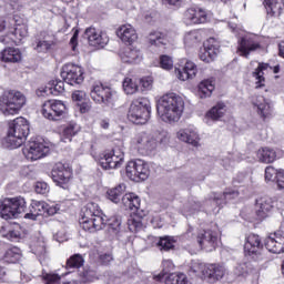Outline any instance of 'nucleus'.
<instances>
[{
  "label": "nucleus",
  "instance_id": "f257e3e1",
  "mask_svg": "<svg viewBox=\"0 0 284 284\" xmlns=\"http://www.w3.org/2000/svg\"><path fill=\"white\" fill-rule=\"evenodd\" d=\"M184 108L185 102H183V98L176 95V93L163 95L156 105L158 114L164 123H176L180 121Z\"/></svg>",
  "mask_w": 284,
  "mask_h": 284
},
{
  "label": "nucleus",
  "instance_id": "f03ea898",
  "mask_svg": "<svg viewBox=\"0 0 284 284\" xmlns=\"http://www.w3.org/2000/svg\"><path fill=\"white\" fill-rule=\"evenodd\" d=\"M80 225L85 232H99L105 227V219L99 204L90 202L82 209Z\"/></svg>",
  "mask_w": 284,
  "mask_h": 284
},
{
  "label": "nucleus",
  "instance_id": "7ed1b4c3",
  "mask_svg": "<svg viewBox=\"0 0 284 284\" xmlns=\"http://www.w3.org/2000/svg\"><path fill=\"white\" fill-rule=\"evenodd\" d=\"M26 95L21 91H4L0 97V112L3 113L4 116H10V114H19L21 108L26 105Z\"/></svg>",
  "mask_w": 284,
  "mask_h": 284
},
{
  "label": "nucleus",
  "instance_id": "20e7f679",
  "mask_svg": "<svg viewBox=\"0 0 284 284\" xmlns=\"http://www.w3.org/2000/svg\"><path fill=\"white\" fill-rule=\"evenodd\" d=\"M30 134V124L24 118H17L9 126L7 143L12 148H21Z\"/></svg>",
  "mask_w": 284,
  "mask_h": 284
},
{
  "label": "nucleus",
  "instance_id": "39448f33",
  "mask_svg": "<svg viewBox=\"0 0 284 284\" xmlns=\"http://www.w3.org/2000/svg\"><path fill=\"white\" fill-rule=\"evenodd\" d=\"M150 100L146 98H139L132 101L128 119L131 123H135V125H145L148 121H150Z\"/></svg>",
  "mask_w": 284,
  "mask_h": 284
},
{
  "label": "nucleus",
  "instance_id": "423d86ee",
  "mask_svg": "<svg viewBox=\"0 0 284 284\" xmlns=\"http://www.w3.org/2000/svg\"><path fill=\"white\" fill-rule=\"evenodd\" d=\"M165 141V133H138L134 140V143L139 152H154L159 148L160 143Z\"/></svg>",
  "mask_w": 284,
  "mask_h": 284
},
{
  "label": "nucleus",
  "instance_id": "0eeeda50",
  "mask_svg": "<svg viewBox=\"0 0 284 284\" xmlns=\"http://www.w3.org/2000/svg\"><path fill=\"white\" fill-rule=\"evenodd\" d=\"M26 199L13 197L6 200L0 204V214L4 221H9V219H19L20 214L26 212Z\"/></svg>",
  "mask_w": 284,
  "mask_h": 284
},
{
  "label": "nucleus",
  "instance_id": "6e6552de",
  "mask_svg": "<svg viewBox=\"0 0 284 284\" xmlns=\"http://www.w3.org/2000/svg\"><path fill=\"white\" fill-rule=\"evenodd\" d=\"M126 176L136 183L145 181L150 176V165L141 159L132 160L126 165Z\"/></svg>",
  "mask_w": 284,
  "mask_h": 284
},
{
  "label": "nucleus",
  "instance_id": "1a4fd4ad",
  "mask_svg": "<svg viewBox=\"0 0 284 284\" xmlns=\"http://www.w3.org/2000/svg\"><path fill=\"white\" fill-rule=\"evenodd\" d=\"M90 94L95 103H103V105H113L116 99V93L109 87H103L101 82L92 85Z\"/></svg>",
  "mask_w": 284,
  "mask_h": 284
},
{
  "label": "nucleus",
  "instance_id": "9d476101",
  "mask_svg": "<svg viewBox=\"0 0 284 284\" xmlns=\"http://www.w3.org/2000/svg\"><path fill=\"white\" fill-rule=\"evenodd\" d=\"M65 103L61 100H49L42 105V115L49 121H59L65 114Z\"/></svg>",
  "mask_w": 284,
  "mask_h": 284
},
{
  "label": "nucleus",
  "instance_id": "9b49d317",
  "mask_svg": "<svg viewBox=\"0 0 284 284\" xmlns=\"http://www.w3.org/2000/svg\"><path fill=\"white\" fill-rule=\"evenodd\" d=\"M23 154L29 161H39L50 154V146L39 140H33L23 149Z\"/></svg>",
  "mask_w": 284,
  "mask_h": 284
},
{
  "label": "nucleus",
  "instance_id": "f8f14e48",
  "mask_svg": "<svg viewBox=\"0 0 284 284\" xmlns=\"http://www.w3.org/2000/svg\"><path fill=\"white\" fill-rule=\"evenodd\" d=\"M61 77L69 85H81L84 80L83 69L73 63H68L62 67Z\"/></svg>",
  "mask_w": 284,
  "mask_h": 284
},
{
  "label": "nucleus",
  "instance_id": "ddd939ff",
  "mask_svg": "<svg viewBox=\"0 0 284 284\" xmlns=\"http://www.w3.org/2000/svg\"><path fill=\"white\" fill-rule=\"evenodd\" d=\"M256 50H261V41H258V37L246 36L239 40L237 54H240V57L248 59L250 54L256 52Z\"/></svg>",
  "mask_w": 284,
  "mask_h": 284
},
{
  "label": "nucleus",
  "instance_id": "4468645a",
  "mask_svg": "<svg viewBox=\"0 0 284 284\" xmlns=\"http://www.w3.org/2000/svg\"><path fill=\"white\" fill-rule=\"evenodd\" d=\"M51 176L63 190H68V183H70V179H72V170L70 168H65L63 163H57L51 172Z\"/></svg>",
  "mask_w": 284,
  "mask_h": 284
},
{
  "label": "nucleus",
  "instance_id": "2eb2a0df",
  "mask_svg": "<svg viewBox=\"0 0 284 284\" xmlns=\"http://www.w3.org/2000/svg\"><path fill=\"white\" fill-rule=\"evenodd\" d=\"M266 250L272 254H283L284 253V232L276 231L271 233L264 241Z\"/></svg>",
  "mask_w": 284,
  "mask_h": 284
},
{
  "label": "nucleus",
  "instance_id": "dca6fc26",
  "mask_svg": "<svg viewBox=\"0 0 284 284\" xmlns=\"http://www.w3.org/2000/svg\"><path fill=\"white\" fill-rule=\"evenodd\" d=\"M124 163L123 152L119 150H113L110 153L104 154L100 160V165L103 170H118Z\"/></svg>",
  "mask_w": 284,
  "mask_h": 284
},
{
  "label": "nucleus",
  "instance_id": "f3484780",
  "mask_svg": "<svg viewBox=\"0 0 284 284\" xmlns=\"http://www.w3.org/2000/svg\"><path fill=\"white\" fill-rule=\"evenodd\" d=\"M261 247L263 244L261 243V237L256 234H251L246 237V242L244 244V251L253 261H261L263 255H261Z\"/></svg>",
  "mask_w": 284,
  "mask_h": 284
},
{
  "label": "nucleus",
  "instance_id": "a211bd4d",
  "mask_svg": "<svg viewBox=\"0 0 284 284\" xmlns=\"http://www.w3.org/2000/svg\"><path fill=\"white\" fill-rule=\"evenodd\" d=\"M84 39H88L89 44L93 48H105L110 41L106 34L92 27L84 31Z\"/></svg>",
  "mask_w": 284,
  "mask_h": 284
},
{
  "label": "nucleus",
  "instance_id": "6ab92c4d",
  "mask_svg": "<svg viewBox=\"0 0 284 284\" xmlns=\"http://www.w3.org/2000/svg\"><path fill=\"white\" fill-rule=\"evenodd\" d=\"M197 243L207 252H212V250H216V245L219 243V233L212 230L203 231L197 235Z\"/></svg>",
  "mask_w": 284,
  "mask_h": 284
},
{
  "label": "nucleus",
  "instance_id": "aec40b11",
  "mask_svg": "<svg viewBox=\"0 0 284 284\" xmlns=\"http://www.w3.org/2000/svg\"><path fill=\"white\" fill-rule=\"evenodd\" d=\"M239 191L237 190H227L223 194L219 193H211L206 200V203H211L221 210L227 201H232V199H239Z\"/></svg>",
  "mask_w": 284,
  "mask_h": 284
},
{
  "label": "nucleus",
  "instance_id": "412c9836",
  "mask_svg": "<svg viewBox=\"0 0 284 284\" xmlns=\"http://www.w3.org/2000/svg\"><path fill=\"white\" fill-rule=\"evenodd\" d=\"M186 23H206L207 11L201 7H191L184 12Z\"/></svg>",
  "mask_w": 284,
  "mask_h": 284
},
{
  "label": "nucleus",
  "instance_id": "4be33fe9",
  "mask_svg": "<svg viewBox=\"0 0 284 284\" xmlns=\"http://www.w3.org/2000/svg\"><path fill=\"white\" fill-rule=\"evenodd\" d=\"M63 92H65V82L61 80H52L47 87H41L37 90L38 97H48L50 94L57 97L58 94H63Z\"/></svg>",
  "mask_w": 284,
  "mask_h": 284
},
{
  "label": "nucleus",
  "instance_id": "5701e85b",
  "mask_svg": "<svg viewBox=\"0 0 284 284\" xmlns=\"http://www.w3.org/2000/svg\"><path fill=\"white\" fill-rule=\"evenodd\" d=\"M57 48V38L54 36L45 34L42 38L36 40V44H33V50L36 52L48 54L50 50H54Z\"/></svg>",
  "mask_w": 284,
  "mask_h": 284
},
{
  "label": "nucleus",
  "instance_id": "b1692460",
  "mask_svg": "<svg viewBox=\"0 0 284 284\" xmlns=\"http://www.w3.org/2000/svg\"><path fill=\"white\" fill-rule=\"evenodd\" d=\"M252 103L254 108H257V114H260L262 119L272 116V105L270 104V100L265 99L263 95H255L252 99Z\"/></svg>",
  "mask_w": 284,
  "mask_h": 284
},
{
  "label": "nucleus",
  "instance_id": "393cba45",
  "mask_svg": "<svg viewBox=\"0 0 284 284\" xmlns=\"http://www.w3.org/2000/svg\"><path fill=\"white\" fill-rule=\"evenodd\" d=\"M120 59L123 63H141L143 55L141 54V50L134 47H125L120 52Z\"/></svg>",
  "mask_w": 284,
  "mask_h": 284
},
{
  "label": "nucleus",
  "instance_id": "a878e982",
  "mask_svg": "<svg viewBox=\"0 0 284 284\" xmlns=\"http://www.w3.org/2000/svg\"><path fill=\"white\" fill-rule=\"evenodd\" d=\"M121 216L110 217L106 222V234L109 239H121L123 230L121 229Z\"/></svg>",
  "mask_w": 284,
  "mask_h": 284
},
{
  "label": "nucleus",
  "instance_id": "bb28decb",
  "mask_svg": "<svg viewBox=\"0 0 284 284\" xmlns=\"http://www.w3.org/2000/svg\"><path fill=\"white\" fill-rule=\"evenodd\" d=\"M272 207H274V201H272V197L264 196L256 200L255 209H256V215L261 219H266L267 213L272 211Z\"/></svg>",
  "mask_w": 284,
  "mask_h": 284
},
{
  "label": "nucleus",
  "instance_id": "cd10ccee",
  "mask_svg": "<svg viewBox=\"0 0 284 284\" xmlns=\"http://www.w3.org/2000/svg\"><path fill=\"white\" fill-rule=\"evenodd\" d=\"M204 281H221L225 276V266L221 264H206Z\"/></svg>",
  "mask_w": 284,
  "mask_h": 284
},
{
  "label": "nucleus",
  "instance_id": "c85d7f7f",
  "mask_svg": "<svg viewBox=\"0 0 284 284\" xmlns=\"http://www.w3.org/2000/svg\"><path fill=\"white\" fill-rule=\"evenodd\" d=\"M9 39V43H6V45H10L12 43H16V45H19L26 37H28V27L26 24L17 26L13 31L12 29L9 30V33L7 34Z\"/></svg>",
  "mask_w": 284,
  "mask_h": 284
},
{
  "label": "nucleus",
  "instance_id": "c756f323",
  "mask_svg": "<svg viewBox=\"0 0 284 284\" xmlns=\"http://www.w3.org/2000/svg\"><path fill=\"white\" fill-rule=\"evenodd\" d=\"M178 139L180 141H183L184 143H189L190 145H193V148H199V132L194 129H181L178 132Z\"/></svg>",
  "mask_w": 284,
  "mask_h": 284
},
{
  "label": "nucleus",
  "instance_id": "7c9ffc66",
  "mask_svg": "<svg viewBox=\"0 0 284 284\" xmlns=\"http://www.w3.org/2000/svg\"><path fill=\"white\" fill-rule=\"evenodd\" d=\"M118 37L124 43H134L139 36L136 34V30L131 24H123L116 31Z\"/></svg>",
  "mask_w": 284,
  "mask_h": 284
},
{
  "label": "nucleus",
  "instance_id": "2f4dec72",
  "mask_svg": "<svg viewBox=\"0 0 284 284\" xmlns=\"http://www.w3.org/2000/svg\"><path fill=\"white\" fill-rule=\"evenodd\" d=\"M196 64L192 61H186L184 68L176 70V77L180 81H187V79H194L196 77Z\"/></svg>",
  "mask_w": 284,
  "mask_h": 284
},
{
  "label": "nucleus",
  "instance_id": "473e14b6",
  "mask_svg": "<svg viewBox=\"0 0 284 284\" xmlns=\"http://www.w3.org/2000/svg\"><path fill=\"white\" fill-rule=\"evenodd\" d=\"M225 112H227V105L223 102H217L211 110H209L205 114L206 119L211 121H221L225 116Z\"/></svg>",
  "mask_w": 284,
  "mask_h": 284
},
{
  "label": "nucleus",
  "instance_id": "72a5a7b5",
  "mask_svg": "<svg viewBox=\"0 0 284 284\" xmlns=\"http://www.w3.org/2000/svg\"><path fill=\"white\" fill-rule=\"evenodd\" d=\"M122 204L128 210H135V212L139 214V210L141 207V197H139V195L135 193H126L122 196Z\"/></svg>",
  "mask_w": 284,
  "mask_h": 284
},
{
  "label": "nucleus",
  "instance_id": "f704fd0d",
  "mask_svg": "<svg viewBox=\"0 0 284 284\" xmlns=\"http://www.w3.org/2000/svg\"><path fill=\"white\" fill-rule=\"evenodd\" d=\"M264 6L267 14H271V17H281L283 13V0H264Z\"/></svg>",
  "mask_w": 284,
  "mask_h": 284
},
{
  "label": "nucleus",
  "instance_id": "c9c22d12",
  "mask_svg": "<svg viewBox=\"0 0 284 284\" xmlns=\"http://www.w3.org/2000/svg\"><path fill=\"white\" fill-rule=\"evenodd\" d=\"M1 59L4 63H19L21 61V51L14 48L4 49L1 52Z\"/></svg>",
  "mask_w": 284,
  "mask_h": 284
},
{
  "label": "nucleus",
  "instance_id": "e433bc0d",
  "mask_svg": "<svg viewBox=\"0 0 284 284\" xmlns=\"http://www.w3.org/2000/svg\"><path fill=\"white\" fill-rule=\"evenodd\" d=\"M12 23H14L13 19L0 18V43H10V39L6 32L9 33L12 30Z\"/></svg>",
  "mask_w": 284,
  "mask_h": 284
},
{
  "label": "nucleus",
  "instance_id": "4c0bfd02",
  "mask_svg": "<svg viewBox=\"0 0 284 284\" xmlns=\"http://www.w3.org/2000/svg\"><path fill=\"white\" fill-rule=\"evenodd\" d=\"M256 156L260 163H274L276 161V151L270 148H261L256 152Z\"/></svg>",
  "mask_w": 284,
  "mask_h": 284
},
{
  "label": "nucleus",
  "instance_id": "58836bf2",
  "mask_svg": "<svg viewBox=\"0 0 284 284\" xmlns=\"http://www.w3.org/2000/svg\"><path fill=\"white\" fill-rule=\"evenodd\" d=\"M212 92H214V81L203 80L202 82H200L197 90L200 99H207L212 97Z\"/></svg>",
  "mask_w": 284,
  "mask_h": 284
},
{
  "label": "nucleus",
  "instance_id": "ea45409f",
  "mask_svg": "<svg viewBox=\"0 0 284 284\" xmlns=\"http://www.w3.org/2000/svg\"><path fill=\"white\" fill-rule=\"evenodd\" d=\"M124 193L125 184H119L118 186L108 191V199L109 201H112V203H120L123 199Z\"/></svg>",
  "mask_w": 284,
  "mask_h": 284
},
{
  "label": "nucleus",
  "instance_id": "a19ab883",
  "mask_svg": "<svg viewBox=\"0 0 284 284\" xmlns=\"http://www.w3.org/2000/svg\"><path fill=\"white\" fill-rule=\"evenodd\" d=\"M149 43L151 45H155L156 48H161V45H168V38L165 34L160 31H153L148 37Z\"/></svg>",
  "mask_w": 284,
  "mask_h": 284
},
{
  "label": "nucleus",
  "instance_id": "79ce46f5",
  "mask_svg": "<svg viewBox=\"0 0 284 284\" xmlns=\"http://www.w3.org/2000/svg\"><path fill=\"white\" fill-rule=\"evenodd\" d=\"M201 207H203L201 202L196 200H189L186 203H184L182 211L186 216H192V214H195V212H200Z\"/></svg>",
  "mask_w": 284,
  "mask_h": 284
},
{
  "label": "nucleus",
  "instance_id": "37998d69",
  "mask_svg": "<svg viewBox=\"0 0 284 284\" xmlns=\"http://www.w3.org/2000/svg\"><path fill=\"white\" fill-rule=\"evenodd\" d=\"M204 48L209 54V59H211V62L214 61L219 54V44L216 43V40L214 38H210L204 43Z\"/></svg>",
  "mask_w": 284,
  "mask_h": 284
},
{
  "label": "nucleus",
  "instance_id": "c03bdc74",
  "mask_svg": "<svg viewBox=\"0 0 284 284\" xmlns=\"http://www.w3.org/2000/svg\"><path fill=\"white\" fill-rule=\"evenodd\" d=\"M174 237L164 236L160 237L156 243V247L160 250V252H170V250H174Z\"/></svg>",
  "mask_w": 284,
  "mask_h": 284
},
{
  "label": "nucleus",
  "instance_id": "a18cd8bd",
  "mask_svg": "<svg viewBox=\"0 0 284 284\" xmlns=\"http://www.w3.org/2000/svg\"><path fill=\"white\" fill-rule=\"evenodd\" d=\"M3 258L7 263H19L21 261V250L19 247H11L6 251Z\"/></svg>",
  "mask_w": 284,
  "mask_h": 284
},
{
  "label": "nucleus",
  "instance_id": "49530a36",
  "mask_svg": "<svg viewBox=\"0 0 284 284\" xmlns=\"http://www.w3.org/2000/svg\"><path fill=\"white\" fill-rule=\"evenodd\" d=\"M202 39H203V37L201 36V31L194 30V31H191V32L185 34L184 43L189 48H192L193 45H196L197 43H201Z\"/></svg>",
  "mask_w": 284,
  "mask_h": 284
},
{
  "label": "nucleus",
  "instance_id": "de8ad7c7",
  "mask_svg": "<svg viewBox=\"0 0 284 284\" xmlns=\"http://www.w3.org/2000/svg\"><path fill=\"white\" fill-rule=\"evenodd\" d=\"M270 68V64L267 63H260L258 67L253 72V77L256 79V88H263V84L265 82V78L263 77V70H267Z\"/></svg>",
  "mask_w": 284,
  "mask_h": 284
},
{
  "label": "nucleus",
  "instance_id": "09e8293b",
  "mask_svg": "<svg viewBox=\"0 0 284 284\" xmlns=\"http://www.w3.org/2000/svg\"><path fill=\"white\" fill-rule=\"evenodd\" d=\"M141 219H143V215H131L130 219L128 220V225H129V230L130 232L136 233V232H141V230H143V222L141 221Z\"/></svg>",
  "mask_w": 284,
  "mask_h": 284
},
{
  "label": "nucleus",
  "instance_id": "8fccbe9b",
  "mask_svg": "<svg viewBox=\"0 0 284 284\" xmlns=\"http://www.w3.org/2000/svg\"><path fill=\"white\" fill-rule=\"evenodd\" d=\"M122 87L125 94H135L139 91V84L130 78L124 79Z\"/></svg>",
  "mask_w": 284,
  "mask_h": 284
},
{
  "label": "nucleus",
  "instance_id": "3c124183",
  "mask_svg": "<svg viewBox=\"0 0 284 284\" xmlns=\"http://www.w3.org/2000/svg\"><path fill=\"white\" fill-rule=\"evenodd\" d=\"M47 207H48V203H45V201H37V200L31 201V209L33 210V212L37 213L38 216H45Z\"/></svg>",
  "mask_w": 284,
  "mask_h": 284
},
{
  "label": "nucleus",
  "instance_id": "603ef678",
  "mask_svg": "<svg viewBox=\"0 0 284 284\" xmlns=\"http://www.w3.org/2000/svg\"><path fill=\"white\" fill-rule=\"evenodd\" d=\"M165 284H187V276H185V274H183V273L170 274L165 278Z\"/></svg>",
  "mask_w": 284,
  "mask_h": 284
},
{
  "label": "nucleus",
  "instance_id": "864d4df0",
  "mask_svg": "<svg viewBox=\"0 0 284 284\" xmlns=\"http://www.w3.org/2000/svg\"><path fill=\"white\" fill-rule=\"evenodd\" d=\"M250 272H252V264L247 262L237 264L234 268L235 276H247Z\"/></svg>",
  "mask_w": 284,
  "mask_h": 284
},
{
  "label": "nucleus",
  "instance_id": "5fc2aeb1",
  "mask_svg": "<svg viewBox=\"0 0 284 284\" xmlns=\"http://www.w3.org/2000/svg\"><path fill=\"white\" fill-rule=\"evenodd\" d=\"M206 268H207V264H203L199 261H194L191 264L190 272H193V274H201L202 278H205Z\"/></svg>",
  "mask_w": 284,
  "mask_h": 284
},
{
  "label": "nucleus",
  "instance_id": "6e6d98bb",
  "mask_svg": "<svg viewBox=\"0 0 284 284\" xmlns=\"http://www.w3.org/2000/svg\"><path fill=\"white\" fill-rule=\"evenodd\" d=\"M44 284H61V276L57 273L42 272Z\"/></svg>",
  "mask_w": 284,
  "mask_h": 284
},
{
  "label": "nucleus",
  "instance_id": "4d7b16f0",
  "mask_svg": "<svg viewBox=\"0 0 284 284\" xmlns=\"http://www.w3.org/2000/svg\"><path fill=\"white\" fill-rule=\"evenodd\" d=\"M83 256L79 255V254H75L73 256H71L68 261H67V265L68 267H75V268H79V267H82L83 265Z\"/></svg>",
  "mask_w": 284,
  "mask_h": 284
},
{
  "label": "nucleus",
  "instance_id": "13d9d810",
  "mask_svg": "<svg viewBox=\"0 0 284 284\" xmlns=\"http://www.w3.org/2000/svg\"><path fill=\"white\" fill-rule=\"evenodd\" d=\"M77 132H79V125L71 123L63 130V136L69 139V141H72V136H74Z\"/></svg>",
  "mask_w": 284,
  "mask_h": 284
},
{
  "label": "nucleus",
  "instance_id": "bf43d9fd",
  "mask_svg": "<svg viewBox=\"0 0 284 284\" xmlns=\"http://www.w3.org/2000/svg\"><path fill=\"white\" fill-rule=\"evenodd\" d=\"M160 65L163 70H172V68H174V62L172 61L171 57L161 55Z\"/></svg>",
  "mask_w": 284,
  "mask_h": 284
},
{
  "label": "nucleus",
  "instance_id": "052dcab7",
  "mask_svg": "<svg viewBox=\"0 0 284 284\" xmlns=\"http://www.w3.org/2000/svg\"><path fill=\"white\" fill-rule=\"evenodd\" d=\"M278 179V170L274 166H267L265 169V181H276Z\"/></svg>",
  "mask_w": 284,
  "mask_h": 284
},
{
  "label": "nucleus",
  "instance_id": "680f3d73",
  "mask_svg": "<svg viewBox=\"0 0 284 284\" xmlns=\"http://www.w3.org/2000/svg\"><path fill=\"white\" fill-rule=\"evenodd\" d=\"M36 192L37 194H48L50 192V186H48V183L45 182H37Z\"/></svg>",
  "mask_w": 284,
  "mask_h": 284
},
{
  "label": "nucleus",
  "instance_id": "e2e57ef3",
  "mask_svg": "<svg viewBox=\"0 0 284 284\" xmlns=\"http://www.w3.org/2000/svg\"><path fill=\"white\" fill-rule=\"evenodd\" d=\"M99 261L102 265H110L114 261L112 253H102L99 255Z\"/></svg>",
  "mask_w": 284,
  "mask_h": 284
},
{
  "label": "nucleus",
  "instance_id": "0e129e2a",
  "mask_svg": "<svg viewBox=\"0 0 284 284\" xmlns=\"http://www.w3.org/2000/svg\"><path fill=\"white\" fill-rule=\"evenodd\" d=\"M199 58L201 59V61H204L205 63L211 62V58L207 54V49H205V45H203V48L200 49Z\"/></svg>",
  "mask_w": 284,
  "mask_h": 284
},
{
  "label": "nucleus",
  "instance_id": "69168bd1",
  "mask_svg": "<svg viewBox=\"0 0 284 284\" xmlns=\"http://www.w3.org/2000/svg\"><path fill=\"white\" fill-rule=\"evenodd\" d=\"M276 183L278 190H284V170H278Z\"/></svg>",
  "mask_w": 284,
  "mask_h": 284
},
{
  "label": "nucleus",
  "instance_id": "338daca9",
  "mask_svg": "<svg viewBox=\"0 0 284 284\" xmlns=\"http://www.w3.org/2000/svg\"><path fill=\"white\" fill-rule=\"evenodd\" d=\"M9 241H18V239L21 236V233L17 230L9 231L6 235Z\"/></svg>",
  "mask_w": 284,
  "mask_h": 284
},
{
  "label": "nucleus",
  "instance_id": "774afa93",
  "mask_svg": "<svg viewBox=\"0 0 284 284\" xmlns=\"http://www.w3.org/2000/svg\"><path fill=\"white\" fill-rule=\"evenodd\" d=\"M72 99L73 101H83L85 99V93L84 91L77 90L72 93Z\"/></svg>",
  "mask_w": 284,
  "mask_h": 284
}]
</instances>
